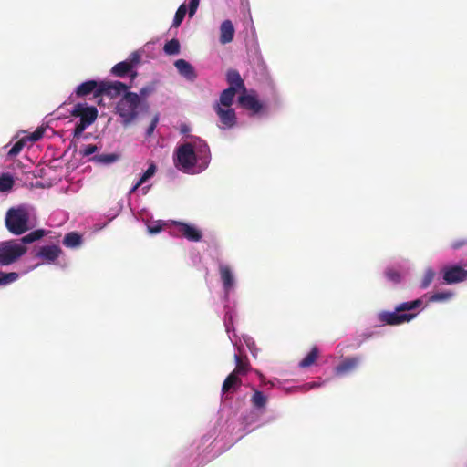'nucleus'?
<instances>
[{"mask_svg": "<svg viewBox=\"0 0 467 467\" xmlns=\"http://www.w3.org/2000/svg\"><path fill=\"white\" fill-rule=\"evenodd\" d=\"M45 235V230H35L21 238V244L16 241L3 243L0 245V265H9L18 260L26 252L24 244H31L41 239Z\"/></svg>", "mask_w": 467, "mask_h": 467, "instance_id": "f257e3e1", "label": "nucleus"}, {"mask_svg": "<svg viewBox=\"0 0 467 467\" xmlns=\"http://www.w3.org/2000/svg\"><path fill=\"white\" fill-rule=\"evenodd\" d=\"M148 109V101L140 99L137 93L130 91L125 92L116 106V111L122 119L124 126L133 122L140 111H147Z\"/></svg>", "mask_w": 467, "mask_h": 467, "instance_id": "f03ea898", "label": "nucleus"}, {"mask_svg": "<svg viewBox=\"0 0 467 467\" xmlns=\"http://www.w3.org/2000/svg\"><path fill=\"white\" fill-rule=\"evenodd\" d=\"M421 305L422 301L420 299L400 303L392 312H380L379 314V320L389 326H398L408 323L417 316L416 313H410V311L419 308Z\"/></svg>", "mask_w": 467, "mask_h": 467, "instance_id": "7ed1b4c3", "label": "nucleus"}, {"mask_svg": "<svg viewBox=\"0 0 467 467\" xmlns=\"http://www.w3.org/2000/svg\"><path fill=\"white\" fill-rule=\"evenodd\" d=\"M30 213L25 205L10 208L5 214V226L7 230L16 235L25 234L30 229Z\"/></svg>", "mask_w": 467, "mask_h": 467, "instance_id": "20e7f679", "label": "nucleus"}, {"mask_svg": "<svg viewBox=\"0 0 467 467\" xmlns=\"http://www.w3.org/2000/svg\"><path fill=\"white\" fill-rule=\"evenodd\" d=\"M71 116L79 118L73 130V137L78 139L84 130L89 127L98 118V109L94 106L86 103H77L70 111Z\"/></svg>", "mask_w": 467, "mask_h": 467, "instance_id": "39448f33", "label": "nucleus"}, {"mask_svg": "<svg viewBox=\"0 0 467 467\" xmlns=\"http://www.w3.org/2000/svg\"><path fill=\"white\" fill-rule=\"evenodd\" d=\"M197 163V154L191 142L180 145L175 153L174 165L180 171H190Z\"/></svg>", "mask_w": 467, "mask_h": 467, "instance_id": "423d86ee", "label": "nucleus"}, {"mask_svg": "<svg viewBox=\"0 0 467 467\" xmlns=\"http://www.w3.org/2000/svg\"><path fill=\"white\" fill-rule=\"evenodd\" d=\"M441 273L444 284L452 285L467 280V269L458 265H444Z\"/></svg>", "mask_w": 467, "mask_h": 467, "instance_id": "0eeeda50", "label": "nucleus"}, {"mask_svg": "<svg viewBox=\"0 0 467 467\" xmlns=\"http://www.w3.org/2000/svg\"><path fill=\"white\" fill-rule=\"evenodd\" d=\"M131 86H128L120 81H100L97 96H107L109 99H115L120 94L128 92Z\"/></svg>", "mask_w": 467, "mask_h": 467, "instance_id": "6e6552de", "label": "nucleus"}, {"mask_svg": "<svg viewBox=\"0 0 467 467\" xmlns=\"http://www.w3.org/2000/svg\"><path fill=\"white\" fill-rule=\"evenodd\" d=\"M172 224L177 233L190 242H200L202 238V231L194 225L182 222H173Z\"/></svg>", "mask_w": 467, "mask_h": 467, "instance_id": "1a4fd4ad", "label": "nucleus"}, {"mask_svg": "<svg viewBox=\"0 0 467 467\" xmlns=\"http://www.w3.org/2000/svg\"><path fill=\"white\" fill-rule=\"evenodd\" d=\"M131 61H121L116 64L110 70L111 74L115 77H124L130 73V79L133 80L137 77V72H132L133 65L138 63L140 56L137 53L132 54Z\"/></svg>", "mask_w": 467, "mask_h": 467, "instance_id": "9d476101", "label": "nucleus"}, {"mask_svg": "<svg viewBox=\"0 0 467 467\" xmlns=\"http://www.w3.org/2000/svg\"><path fill=\"white\" fill-rule=\"evenodd\" d=\"M214 110L218 115L221 123L225 128H232L236 124V114L234 109L231 107L224 108L221 107V104H215Z\"/></svg>", "mask_w": 467, "mask_h": 467, "instance_id": "9b49d317", "label": "nucleus"}, {"mask_svg": "<svg viewBox=\"0 0 467 467\" xmlns=\"http://www.w3.org/2000/svg\"><path fill=\"white\" fill-rule=\"evenodd\" d=\"M62 253V249L58 245H44L38 249L36 255L43 261L51 264L54 263Z\"/></svg>", "mask_w": 467, "mask_h": 467, "instance_id": "f8f14e48", "label": "nucleus"}, {"mask_svg": "<svg viewBox=\"0 0 467 467\" xmlns=\"http://www.w3.org/2000/svg\"><path fill=\"white\" fill-rule=\"evenodd\" d=\"M361 358L359 357H349L342 360L336 368L335 373L337 376H343L354 371L359 365Z\"/></svg>", "mask_w": 467, "mask_h": 467, "instance_id": "ddd939ff", "label": "nucleus"}, {"mask_svg": "<svg viewBox=\"0 0 467 467\" xmlns=\"http://www.w3.org/2000/svg\"><path fill=\"white\" fill-rule=\"evenodd\" d=\"M239 104L242 108L251 110L254 114L259 113L263 109L262 103L251 94H243L239 97Z\"/></svg>", "mask_w": 467, "mask_h": 467, "instance_id": "4468645a", "label": "nucleus"}, {"mask_svg": "<svg viewBox=\"0 0 467 467\" xmlns=\"http://www.w3.org/2000/svg\"><path fill=\"white\" fill-rule=\"evenodd\" d=\"M174 67L178 70L179 74L187 80L194 81L197 78L194 67L185 59H177L174 62Z\"/></svg>", "mask_w": 467, "mask_h": 467, "instance_id": "2eb2a0df", "label": "nucleus"}, {"mask_svg": "<svg viewBox=\"0 0 467 467\" xmlns=\"http://www.w3.org/2000/svg\"><path fill=\"white\" fill-rule=\"evenodd\" d=\"M100 81L88 80L78 85L75 90V94L78 98L86 97L93 94L95 98H98L97 91L99 88Z\"/></svg>", "mask_w": 467, "mask_h": 467, "instance_id": "dca6fc26", "label": "nucleus"}, {"mask_svg": "<svg viewBox=\"0 0 467 467\" xmlns=\"http://www.w3.org/2000/svg\"><path fill=\"white\" fill-rule=\"evenodd\" d=\"M242 385V379L240 376L236 375L234 372H231L226 379H224L222 386V393H234L236 392Z\"/></svg>", "mask_w": 467, "mask_h": 467, "instance_id": "f3484780", "label": "nucleus"}, {"mask_svg": "<svg viewBox=\"0 0 467 467\" xmlns=\"http://www.w3.org/2000/svg\"><path fill=\"white\" fill-rule=\"evenodd\" d=\"M234 26L230 20H224L220 26V43L223 45L233 41L234 36Z\"/></svg>", "mask_w": 467, "mask_h": 467, "instance_id": "a211bd4d", "label": "nucleus"}, {"mask_svg": "<svg viewBox=\"0 0 467 467\" xmlns=\"http://www.w3.org/2000/svg\"><path fill=\"white\" fill-rule=\"evenodd\" d=\"M219 273L221 276V280L223 282V286L225 292H229L230 289L234 285V279L232 274V270L229 265H219Z\"/></svg>", "mask_w": 467, "mask_h": 467, "instance_id": "6ab92c4d", "label": "nucleus"}, {"mask_svg": "<svg viewBox=\"0 0 467 467\" xmlns=\"http://www.w3.org/2000/svg\"><path fill=\"white\" fill-rule=\"evenodd\" d=\"M226 79L229 87H234V90L237 92L239 89H245L244 80L242 79L239 72L235 69L228 70L226 74Z\"/></svg>", "mask_w": 467, "mask_h": 467, "instance_id": "aec40b11", "label": "nucleus"}, {"mask_svg": "<svg viewBox=\"0 0 467 467\" xmlns=\"http://www.w3.org/2000/svg\"><path fill=\"white\" fill-rule=\"evenodd\" d=\"M192 145L195 149L197 159L199 158L204 165H207L210 160L209 146L201 140L198 142H194Z\"/></svg>", "mask_w": 467, "mask_h": 467, "instance_id": "412c9836", "label": "nucleus"}, {"mask_svg": "<svg viewBox=\"0 0 467 467\" xmlns=\"http://www.w3.org/2000/svg\"><path fill=\"white\" fill-rule=\"evenodd\" d=\"M235 368L232 371L238 376L246 375L250 369V363L247 357H242L238 354L234 355Z\"/></svg>", "mask_w": 467, "mask_h": 467, "instance_id": "4be33fe9", "label": "nucleus"}, {"mask_svg": "<svg viewBox=\"0 0 467 467\" xmlns=\"http://www.w3.org/2000/svg\"><path fill=\"white\" fill-rule=\"evenodd\" d=\"M235 95L236 91L234 90V87H229L228 88L223 90L220 95L219 101L216 104H221V107L229 108L232 106Z\"/></svg>", "mask_w": 467, "mask_h": 467, "instance_id": "5701e85b", "label": "nucleus"}, {"mask_svg": "<svg viewBox=\"0 0 467 467\" xmlns=\"http://www.w3.org/2000/svg\"><path fill=\"white\" fill-rule=\"evenodd\" d=\"M253 395L250 399L252 405L255 409H263L265 407L268 398L262 391L253 389Z\"/></svg>", "mask_w": 467, "mask_h": 467, "instance_id": "b1692460", "label": "nucleus"}, {"mask_svg": "<svg viewBox=\"0 0 467 467\" xmlns=\"http://www.w3.org/2000/svg\"><path fill=\"white\" fill-rule=\"evenodd\" d=\"M119 155L117 153H107L94 155L90 158V161L100 164H110L119 161Z\"/></svg>", "mask_w": 467, "mask_h": 467, "instance_id": "393cba45", "label": "nucleus"}, {"mask_svg": "<svg viewBox=\"0 0 467 467\" xmlns=\"http://www.w3.org/2000/svg\"><path fill=\"white\" fill-rule=\"evenodd\" d=\"M319 356V350L317 347H313L310 352L300 361L299 367L302 368L312 366Z\"/></svg>", "mask_w": 467, "mask_h": 467, "instance_id": "a878e982", "label": "nucleus"}, {"mask_svg": "<svg viewBox=\"0 0 467 467\" xmlns=\"http://www.w3.org/2000/svg\"><path fill=\"white\" fill-rule=\"evenodd\" d=\"M82 241L81 235L76 232L67 234L63 239V244L67 247L75 248L80 245Z\"/></svg>", "mask_w": 467, "mask_h": 467, "instance_id": "bb28decb", "label": "nucleus"}, {"mask_svg": "<svg viewBox=\"0 0 467 467\" xmlns=\"http://www.w3.org/2000/svg\"><path fill=\"white\" fill-rule=\"evenodd\" d=\"M19 275L16 272L5 273L0 271V286L8 285L16 281Z\"/></svg>", "mask_w": 467, "mask_h": 467, "instance_id": "cd10ccee", "label": "nucleus"}, {"mask_svg": "<svg viewBox=\"0 0 467 467\" xmlns=\"http://www.w3.org/2000/svg\"><path fill=\"white\" fill-rule=\"evenodd\" d=\"M14 179L8 173L0 175V192H7L13 188Z\"/></svg>", "mask_w": 467, "mask_h": 467, "instance_id": "c85d7f7f", "label": "nucleus"}, {"mask_svg": "<svg viewBox=\"0 0 467 467\" xmlns=\"http://www.w3.org/2000/svg\"><path fill=\"white\" fill-rule=\"evenodd\" d=\"M27 142V139H26L25 137L21 138L12 146L7 155L11 158L16 157L21 152V150L26 145Z\"/></svg>", "mask_w": 467, "mask_h": 467, "instance_id": "c756f323", "label": "nucleus"}, {"mask_svg": "<svg viewBox=\"0 0 467 467\" xmlns=\"http://www.w3.org/2000/svg\"><path fill=\"white\" fill-rule=\"evenodd\" d=\"M164 52L168 55H176L180 52V43L177 39L173 38L170 41H168L164 45Z\"/></svg>", "mask_w": 467, "mask_h": 467, "instance_id": "7c9ffc66", "label": "nucleus"}, {"mask_svg": "<svg viewBox=\"0 0 467 467\" xmlns=\"http://www.w3.org/2000/svg\"><path fill=\"white\" fill-rule=\"evenodd\" d=\"M186 13H187V9H186L185 5H181L175 13L174 19L172 22V26H174V27L180 26V25L182 23V21L185 17Z\"/></svg>", "mask_w": 467, "mask_h": 467, "instance_id": "2f4dec72", "label": "nucleus"}, {"mask_svg": "<svg viewBox=\"0 0 467 467\" xmlns=\"http://www.w3.org/2000/svg\"><path fill=\"white\" fill-rule=\"evenodd\" d=\"M453 296V293L450 291H444V292H437L431 296L430 301L431 302H441V301H447L451 299Z\"/></svg>", "mask_w": 467, "mask_h": 467, "instance_id": "473e14b6", "label": "nucleus"}, {"mask_svg": "<svg viewBox=\"0 0 467 467\" xmlns=\"http://www.w3.org/2000/svg\"><path fill=\"white\" fill-rule=\"evenodd\" d=\"M435 277V272L432 269L426 270L423 278L420 283V287L425 289L429 287Z\"/></svg>", "mask_w": 467, "mask_h": 467, "instance_id": "72a5a7b5", "label": "nucleus"}, {"mask_svg": "<svg viewBox=\"0 0 467 467\" xmlns=\"http://www.w3.org/2000/svg\"><path fill=\"white\" fill-rule=\"evenodd\" d=\"M44 133H45V129L40 127V128H37L29 136H25V138L27 139L28 142L34 143V142L39 140L44 136Z\"/></svg>", "mask_w": 467, "mask_h": 467, "instance_id": "f704fd0d", "label": "nucleus"}, {"mask_svg": "<svg viewBox=\"0 0 467 467\" xmlns=\"http://www.w3.org/2000/svg\"><path fill=\"white\" fill-rule=\"evenodd\" d=\"M156 172V165L154 163L150 164L146 171L139 180V184H143L147 180L152 177Z\"/></svg>", "mask_w": 467, "mask_h": 467, "instance_id": "c9c22d12", "label": "nucleus"}, {"mask_svg": "<svg viewBox=\"0 0 467 467\" xmlns=\"http://www.w3.org/2000/svg\"><path fill=\"white\" fill-rule=\"evenodd\" d=\"M97 150L98 147L96 145L88 144L84 146V148L80 150L79 153L83 157H88L97 152Z\"/></svg>", "mask_w": 467, "mask_h": 467, "instance_id": "e433bc0d", "label": "nucleus"}, {"mask_svg": "<svg viewBox=\"0 0 467 467\" xmlns=\"http://www.w3.org/2000/svg\"><path fill=\"white\" fill-rule=\"evenodd\" d=\"M385 274L387 278L394 283H399L400 281V275L396 270L388 269Z\"/></svg>", "mask_w": 467, "mask_h": 467, "instance_id": "4c0bfd02", "label": "nucleus"}, {"mask_svg": "<svg viewBox=\"0 0 467 467\" xmlns=\"http://www.w3.org/2000/svg\"><path fill=\"white\" fill-rule=\"evenodd\" d=\"M158 122H159V115H158V114H156V115L153 117V119H152V120H151V122H150V126L148 127V129H147V130H146V136H147V137H150V136L153 134L154 130H155V128H156V126H157Z\"/></svg>", "mask_w": 467, "mask_h": 467, "instance_id": "58836bf2", "label": "nucleus"}, {"mask_svg": "<svg viewBox=\"0 0 467 467\" xmlns=\"http://www.w3.org/2000/svg\"><path fill=\"white\" fill-rule=\"evenodd\" d=\"M200 0H190L189 2V16L192 17L199 6Z\"/></svg>", "mask_w": 467, "mask_h": 467, "instance_id": "ea45409f", "label": "nucleus"}, {"mask_svg": "<svg viewBox=\"0 0 467 467\" xmlns=\"http://www.w3.org/2000/svg\"><path fill=\"white\" fill-rule=\"evenodd\" d=\"M153 91L151 87H143L140 90V94H138L142 100H147V97Z\"/></svg>", "mask_w": 467, "mask_h": 467, "instance_id": "a19ab883", "label": "nucleus"}, {"mask_svg": "<svg viewBox=\"0 0 467 467\" xmlns=\"http://www.w3.org/2000/svg\"><path fill=\"white\" fill-rule=\"evenodd\" d=\"M148 229L150 234H158L161 232V226H149Z\"/></svg>", "mask_w": 467, "mask_h": 467, "instance_id": "79ce46f5", "label": "nucleus"}, {"mask_svg": "<svg viewBox=\"0 0 467 467\" xmlns=\"http://www.w3.org/2000/svg\"><path fill=\"white\" fill-rule=\"evenodd\" d=\"M141 184H139V181L136 182V184L132 187V189L130 190V193L131 192H134L135 191L138 190V188L140 186Z\"/></svg>", "mask_w": 467, "mask_h": 467, "instance_id": "37998d69", "label": "nucleus"}, {"mask_svg": "<svg viewBox=\"0 0 467 467\" xmlns=\"http://www.w3.org/2000/svg\"><path fill=\"white\" fill-rule=\"evenodd\" d=\"M460 246V244H454L453 247L454 248H458Z\"/></svg>", "mask_w": 467, "mask_h": 467, "instance_id": "c03bdc74", "label": "nucleus"}]
</instances>
